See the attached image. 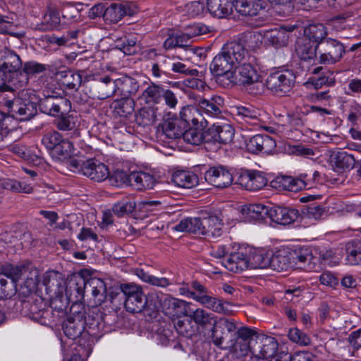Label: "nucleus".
<instances>
[{"label": "nucleus", "instance_id": "aec40b11", "mask_svg": "<svg viewBox=\"0 0 361 361\" xmlns=\"http://www.w3.org/2000/svg\"><path fill=\"white\" fill-rule=\"evenodd\" d=\"M259 76L256 69L250 63H244L235 68L232 79L233 85H246L259 79Z\"/></svg>", "mask_w": 361, "mask_h": 361}, {"label": "nucleus", "instance_id": "79ce46f5", "mask_svg": "<svg viewBox=\"0 0 361 361\" xmlns=\"http://www.w3.org/2000/svg\"><path fill=\"white\" fill-rule=\"evenodd\" d=\"M248 257V269H267L270 266V253L253 251Z\"/></svg>", "mask_w": 361, "mask_h": 361}, {"label": "nucleus", "instance_id": "ddd939ff", "mask_svg": "<svg viewBox=\"0 0 361 361\" xmlns=\"http://www.w3.org/2000/svg\"><path fill=\"white\" fill-rule=\"evenodd\" d=\"M278 349L276 340L271 336H257L256 343L251 346L250 351L254 355H259L265 360L274 358Z\"/></svg>", "mask_w": 361, "mask_h": 361}, {"label": "nucleus", "instance_id": "6e6d98bb", "mask_svg": "<svg viewBox=\"0 0 361 361\" xmlns=\"http://www.w3.org/2000/svg\"><path fill=\"white\" fill-rule=\"evenodd\" d=\"M10 150L13 154L34 164H39L41 163V157L38 155L31 154L30 151L23 145H13L11 146Z\"/></svg>", "mask_w": 361, "mask_h": 361}, {"label": "nucleus", "instance_id": "e433bc0d", "mask_svg": "<svg viewBox=\"0 0 361 361\" xmlns=\"http://www.w3.org/2000/svg\"><path fill=\"white\" fill-rule=\"evenodd\" d=\"M327 35V28L322 23L310 24L304 30V37L316 44L326 40Z\"/></svg>", "mask_w": 361, "mask_h": 361}, {"label": "nucleus", "instance_id": "9b49d317", "mask_svg": "<svg viewBox=\"0 0 361 361\" xmlns=\"http://www.w3.org/2000/svg\"><path fill=\"white\" fill-rule=\"evenodd\" d=\"M85 317L82 312H77L67 317L63 324L64 334L70 339L75 340L82 334L85 335Z\"/></svg>", "mask_w": 361, "mask_h": 361}, {"label": "nucleus", "instance_id": "f3484780", "mask_svg": "<svg viewBox=\"0 0 361 361\" xmlns=\"http://www.w3.org/2000/svg\"><path fill=\"white\" fill-rule=\"evenodd\" d=\"M22 66L20 56L15 52L10 51L5 56L4 61L0 65V70L6 75L8 82L11 84V80L13 78H20L22 72L19 71Z\"/></svg>", "mask_w": 361, "mask_h": 361}, {"label": "nucleus", "instance_id": "f704fd0d", "mask_svg": "<svg viewBox=\"0 0 361 361\" xmlns=\"http://www.w3.org/2000/svg\"><path fill=\"white\" fill-rule=\"evenodd\" d=\"M172 181L178 187L191 188L198 184V177L193 173L178 171L173 173Z\"/></svg>", "mask_w": 361, "mask_h": 361}, {"label": "nucleus", "instance_id": "4c0bfd02", "mask_svg": "<svg viewBox=\"0 0 361 361\" xmlns=\"http://www.w3.org/2000/svg\"><path fill=\"white\" fill-rule=\"evenodd\" d=\"M160 113L157 107L153 106L143 107L136 114V122L142 126H151L155 123Z\"/></svg>", "mask_w": 361, "mask_h": 361}, {"label": "nucleus", "instance_id": "a18cd8bd", "mask_svg": "<svg viewBox=\"0 0 361 361\" xmlns=\"http://www.w3.org/2000/svg\"><path fill=\"white\" fill-rule=\"evenodd\" d=\"M60 24L61 19L59 11L49 8L44 16L39 30L42 31L54 30L58 29Z\"/></svg>", "mask_w": 361, "mask_h": 361}, {"label": "nucleus", "instance_id": "58836bf2", "mask_svg": "<svg viewBox=\"0 0 361 361\" xmlns=\"http://www.w3.org/2000/svg\"><path fill=\"white\" fill-rule=\"evenodd\" d=\"M27 266L30 269L25 275H23V278L25 281L20 289V293L25 296L34 292L39 282V271L30 264Z\"/></svg>", "mask_w": 361, "mask_h": 361}, {"label": "nucleus", "instance_id": "864d4df0", "mask_svg": "<svg viewBox=\"0 0 361 361\" xmlns=\"http://www.w3.org/2000/svg\"><path fill=\"white\" fill-rule=\"evenodd\" d=\"M188 316L192 319L197 325L201 326H206L211 324L214 320V316L212 314L207 312L203 309H196L195 310H191L189 308Z\"/></svg>", "mask_w": 361, "mask_h": 361}, {"label": "nucleus", "instance_id": "f03ea898", "mask_svg": "<svg viewBox=\"0 0 361 361\" xmlns=\"http://www.w3.org/2000/svg\"><path fill=\"white\" fill-rule=\"evenodd\" d=\"M68 166L72 171L81 173L96 182H102L109 176V168L97 159L82 161L72 159L69 161Z\"/></svg>", "mask_w": 361, "mask_h": 361}, {"label": "nucleus", "instance_id": "4d7b16f0", "mask_svg": "<svg viewBox=\"0 0 361 361\" xmlns=\"http://www.w3.org/2000/svg\"><path fill=\"white\" fill-rule=\"evenodd\" d=\"M63 85L69 90H78L82 83V75L78 72L68 70L63 75Z\"/></svg>", "mask_w": 361, "mask_h": 361}, {"label": "nucleus", "instance_id": "393cba45", "mask_svg": "<svg viewBox=\"0 0 361 361\" xmlns=\"http://www.w3.org/2000/svg\"><path fill=\"white\" fill-rule=\"evenodd\" d=\"M331 162L336 171L341 172L353 169L356 161L354 156L347 152L338 151L331 153Z\"/></svg>", "mask_w": 361, "mask_h": 361}, {"label": "nucleus", "instance_id": "2eb2a0df", "mask_svg": "<svg viewBox=\"0 0 361 361\" xmlns=\"http://www.w3.org/2000/svg\"><path fill=\"white\" fill-rule=\"evenodd\" d=\"M86 293H90L93 305L98 306L106 300V286L104 281L99 278L93 277L87 281L85 284Z\"/></svg>", "mask_w": 361, "mask_h": 361}, {"label": "nucleus", "instance_id": "0e129e2a", "mask_svg": "<svg viewBox=\"0 0 361 361\" xmlns=\"http://www.w3.org/2000/svg\"><path fill=\"white\" fill-rule=\"evenodd\" d=\"M288 336L290 341L300 345L306 346L310 344L311 342L310 338L298 328L290 329Z\"/></svg>", "mask_w": 361, "mask_h": 361}, {"label": "nucleus", "instance_id": "e2e57ef3", "mask_svg": "<svg viewBox=\"0 0 361 361\" xmlns=\"http://www.w3.org/2000/svg\"><path fill=\"white\" fill-rule=\"evenodd\" d=\"M174 327L178 334L185 337L192 336L195 332L191 319H188L178 320L174 324Z\"/></svg>", "mask_w": 361, "mask_h": 361}, {"label": "nucleus", "instance_id": "72a5a7b5", "mask_svg": "<svg viewBox=\"0 0 361 361\" xmlns=\"http://www.w3.org/2000/svg\"><path fill=\"white\" fill-rule=\"evenodd\" d=\"M163 88L161 85L154 82L147 84V86L143 90L140 98L148 105L154 106L158 104L161 101Z\"/></svg>", "mask_w": 361, "mask_h": 361}, {"label": "nucleus", "instance_id": "69168bd1", "mask_svg": "<svg viewBox=\"0 0 361 361\" xmlns=\"http://www.w3.org/2000/svg\"><path fill=\"white\" fill-rule=\"evenodd\" d=\"M63 140L61 135L56 131H51L44 135L42 142L48 149H54Z\"/></svg>", "mask_w": 361, "mask_h": 361}, {"label": "nucleus", "instance_id": "a211bd4d", "mask_svg": "<svg viewBox=\"0 0 361 361\" xmlns=\"http://www.w3.org/2000/svg\"><path fill=\"white\" fill-rule=\"evenodd\" d=\"M276 142L268 135H256L247 142V149L252 153L264 152L269 154L276 147Z\"/></svg>", "mask_w": 361, "mask_h": 361}, {"label": "nucleus", "instance_id": "473e14b6", "mask_svg": "<svg viewBox=\"0 0 361 361\" xmlns=\"http://www.w3.org/2000/svg\"><path fill=\"white\" fill-rule=\"evenodd\" d=\"M235 10L242 16H255L264 8L261 0H236Z\"/></svg>", "mask_w": 361, "mask_h": 361}, {"label": "nucleus", "instance_id": "39448f33", "mask_svg": "<svg viewBox=\"0 0 361 361\" xmlns=\"http://www.w3.org/2000/svg\"><path fill=\"white\" fill-rule=\"evenodd\" d=\"M38 106L42 113L52 117L71 112L72 109L70 100L60 94L45 95L39 99Z\"/></svg>", "mask_w": 361, "mask_h": 361}, {"label": "nucleus", "instance_id": "13d9d810", "mask_svg": "<svg viewBox=\"0 0 361 361\" xmlns=\"http://www.w3.org/2000/svg\"><path fill=\"white\" fill-rule=\"evenodd\" d=\"M281 186L286 190L297 192L302 189L303 184L300 180V177L294 178L292 176H282L278 178Z\"/></svg>", "mask_w": 361, "mask_h": 361}, {"label": "nucleus", "instance_id": "c03bdc74", "mask_svg": "<svg viewBox=\"0 0 361 361\" xmlns=\"http://www.w3.org/2000/svg\"><path fill=\"white\" fill-rule=\"evenodd\" d=\"M255 334L256 331L248 327L244 326L238 329L237 338L234 340V342H236L237 346L240 345L241 355H245L250 350L252 345H250L247 342Z\"/></svg>", "mask_w": 361, "mask_h": 361}, {"label": "nucleus", "instance_id": "412c9836", "mask_svg": "<svg viewBox=\"0 0 361 361\" xmlns=\"http://www.w3.org/2000/svg\"><path fill=\"white\" fill-rule=\"evenodd\" d=\"M298 217L297 209L288 207H271L269 218L274 222L282 225H288L294 222Z\"/></svg>", "mask_w": 361, "mask_h": 361}, {"label": "nucleus", "instance_id": "f8f14e48", "mask_svg": "<svg viewBox=\"0 0 361 361\" xmlns=\"http://www.w3.org/2000/svg\"><path fill=\"white\" fill-rule=\"evenodd\" d=\"M48 66L46 64L39 63L35 61H29L23 65L22 73L20 74V78H13L11 85L16 88H20L28 84L30 77L37 74L42 73L47 70Z\"/></svg>", "mask_w": 361, "mask_h": 361}, {"label": "nucleus", "instance_id": "8fccbe9b", "mask_svg": "<svg viewBox=\"0 0 361 361\" xmlns=\"http://www.w3.org/2000/svg\"><path fill=\"white\" fill-rule=\"evenodd\" d=\"M29 267L27 265H6L3 269V275L5 277L11 279V281H13L15 284L16 282L23 278V275H25L29 271Z\"/></svg>", "mask_w": 361, "mask_h": 361}, {"label": "nucleus", "instance_id": "6ab92c4d", "mask_svg": "<svg viewBox=\"0 0 361 361\" xmlns=\"http://www.w3.org/2000/svg\"><path fill=\"white\" fill-rule=\"evenodd\" d=\"M224 105V99L219 95L212 96L209 99L200 98L198 100L201 112L210 118L219 117L221 114Z\"/></svg>", "mask_w": 361, "mask_h": 361}, {"label": "nucleus", "instance_id": "774afa93", "mask_svg": "<svg viewBox=\"0 0 361 361\" xmlns=\"http://www.w3.org/2000/svg\"><path fill=\"white\" fill-rule=\"evenodd\" d=\"M109 178L110 184L113 186L121 187L130 184V174L122 170H116Z\"/></svg>", "mask_w": 361, "mask_h": 361}, {"label": "nucleus", "instance_id": "a878e982", "mask_svg": "<svg viewBox=\"0 0 361 361\" xmlns=\"http://www.w3.org/2000/svg\"><path fill=\"white\" fill-rule=\"evenodd\" d=\"M269 207L262 204H250L243 206L241 213L244 221L251 222L269 217Z\"/></svg>", "mask_w": 361, "mask_h": 361}, {"label": "nucleus", "instance_id": "a19ab883", "mask_svg": "<svg viewBox=\"0 0 361 361\" xmlns=\"http://www.w3.org/2000/svg\"><path fill=\"white\" fill-rule=\"evenodd\" d=\"M345 261L349 265H361V241L353 240L345 245Z\"/></svg>", "mask_w": 361, "mask_h": 361}, {"label": "nucleus", "instance_id": "4468645a", "mask_svg": "<svg viewBox=\"0 0 361 361\" xmlns=\"http://www.w3.org/2000/svg\"><path fill=\"white\" fill-rule=\"evenodd\" d=\"M207 182L218 188L229 186L233 180L231 172L223 166L212 167L204 173Z\"/></svg>", "mask_w": 361, "mask_h": 361}, {"label": "nucleus", "instance_id": "49530a36", "mask_svg": "<svg viewBox=\"0 0 361 361\" xmlns=\"http://www.w3.org/2000/svg\"><path fill=\"white\" fill-rule=\"evenodd\" d=\"M115 112L121 117H127L132 114L135 109V102L129 97H123L114 103Z\"/></svg>", "mask_w": 361, "mask_h": 361}, {"label": "nucleus", "instance_id": "bf43d9fd", "mask_svg": "<svg viewBox=\"0 0 361 361\" xmlns=\"http://www.w3.org/2000/svg\"><path fill=\"white\" fill-rule=\"evenodd\" d=\"M16 293V284L13 281L8 282L4 275L0 274V298H10Z\"/></svg>", "mask_w": 361, "mask_h": 361}, {"label": "nucleus", "instance_id": "de8ad7c7", "mask_svg": "<svg viewBox=\"0 0 361 361\" xmlns=\"http://www.w3.org/2000/svg\"><path fill=\"white\" fill-rule=\"evenodd\" d=\"M147 305V298L143 291L137 295L125 300V307L126 310L132 313L142 312Z\"/></svg>", "mask_w": 361, "mask_h": 361}, {"label": "nucleus", "instance_id": "20e7f679", "mask_svg": "<svg viewBox=\"0 0 361 361\" xmlns=\"http://www.w3.org/2000/svg\"><path fill=\"white\" fill-rule=\"evenodd\" d=\"M234 64L221 51L212 60L210 71L216 78V82L221 87H232Z\"/></svg>", "mask_w": 361, "mask_h": 361}, {"label": "nucleus", "instance_id": "c85d7f7f", "mask_svg": "<svg viewBox=\"0 0 361 361\" xmlns=\"http://www.w3.org/2000/svg\"><path fill=\"white\" fill-rule=\"evenodd\" d=\"M155 183L154 176L149 173L133 171L130 173V185L138 190L152 189Z\"/></svg>", "mask_w": 361, "mask_h": 361}, {"label": "nucleus", "instance_id": "bb28decb", "mask_svg": "<svg viewBox=\"0 0 361 361\" xmlns=\"http://www.w3.org/2000/svg\"><path fill=\"white\" fill-rule=\"evenodd\" d=\"M209 131L216 142L224 145L231 143L235 134L234 128L228 123H214Z\"/></svg>", "mask_w": 361, "mask_h": 361}, {"label": "nucleus", "instance_id": "2f4dec72", "mask_svg": "<svg viewBox=\"0 0 361 361\" xmlns=\"http://www.w3.org/2000/svg\"><path fill=\"white\" fill-rule=\"evenodd\" d=\"M116 93L129 97L135 94L139 90L138 82L133 78L123 75L116 79Z\"/></svg>", "mask_w": 361, "mask_h": 361}, {"label": "nucleus", "instance_id": "1a4fd4ad", "mask_svg": "<svg viewBox=\"0 0 361 361\" xmlns=\"http://www.w3.org/2000/svg\"><path fill=\"white\" fill-rule=\"evenodd\" d=\"M116 93V79L109 75L97 76L89 87L90 97L94 99H105Z\"/></svg>", "mask_w": 361, "mask_h": 361}, {"label": "nucleus", "instance_id": "c756f323", "mask_svg": "<svg viewBox=\"0 0 361 361\" xmlns=\"http://www.w3.org/2000/svg\"><path fill=\"white\" fill-rule=\"evenodd\" d=\"M293 30V27H289L288 30L283 27H280L268 30L265 34V37L272 46L276 48L285 47L288 43L290 35Z\"/></svg>", "mask_w": 361, "mask_h": 361}, {"label": "nucleus", "instance_id": "09e8293b", "mask_svg": "<svg viewBox=\"0 0 361 361\" xmlns=\"http://www.w3.org/2000/svg\"><path fill=\"white\" fill-rule=\"evenodd\" d=\"M205 128L193 126L183 132L182 139L187 143L192 145H199L204 140L203 130Z\"/></svg>", "mask_w": 361, "mask_h": 361}, {"label": "nucleus", "instance_id": "ea45409f", "mask_svg": "<svg viewBox=\"0 0 361 361\" xmlns=\"http://www.w3.org/2000/svg\"><path fill=\"white\" fill-rule=\"evenodd\" d=\"M128 10L125 4H112L105 8L104 20L111 23H116L127 14Z\"/></svg>", "mask_w": 361, "mask_h": 361}, {"label": "nucleus", "instance_id": "cd10ccee", "mask_svg": "<svg viewBox=\"0 0 361 361\" xmlns=\"http://www.w3.org/2000/svg\"><path fill=\"white\" fill-rule=\"evenodd\" d=\"M295 51L302 60L308 61L313 59L317 54H319V47L310 39L302 37L297 40Z\"/></svg>", "mask_w": 361, "mask_h": 361}, {"label": "nucleus", "instance_id": "37998d69", "mask_svg": "<svg viewBox=\"0 0 361 361\" xmlns=\"http://www.w3.org/2000/svg\"><path fill=\"white\" fill-rule=\"evenodd\" d=\"M0 187L18 193L30 194L33 191L31 184L25 181H18L14 179L4 178L0 180Z\"/></svg>", "mask_w": 361, "mask_h": 361}, {"label": "nucleus", "instance_id": "4be33fe9", "mask_svg": "<svg viewBox=\"0 0 361 361\" xmlns=\"http://www.w3.org/2000/svg\"><path fill=\"white\" fill-rule=\"evenodd\" d=\"M222 264L230 271L240 273L248 269V257L243 251L238 250L223 259Z\"/></svg>", "mask_w": 361, "mask_h": 361}, {"label": "nucleus", "instance_id": "3c124183", "mask_svg": "<svg viewBox=\"0 0 361 361\" xmlns=\"http://www.w3.org/2000/svg\"><path fill=\"white\" fill-rule=\"evenodd\" d=\"M300 180L303 184L302 188H312L322 183V174L316 170H308L299 176Z\"/></svg>", "mask_w": 361, "mask_h": 361}, {"label": "nucleus", "instance_id": "c9c22d12", "mask_svg": "<svg viewBox=\"0 0 361 361\" xmlns=\"http://www.w3.org/2000/svg\"><path fill=\"white\" fill-rule=\"evenodd\" d=\"M202 217L187 218L181 220L174 226V229L180 232H188L197 235H202Z\"/></svg>", "mask_w": 361, "mask_h": 361}, {"label": "nucleus", "instance_id": "5701e85b", "mask_svg": "<svg viewBox=\"0 0 361 361\" xmlns=\"http://www.w3.org/2000/svg\"><path fill=\"white\" fill-rule=\"evenodd\" d=\"M270 266L269 268L278 271H287L288 269L294 267L295 264L292 259V252L286 250H279L274 254L270 253Z\"/></svg>", "mask_w": 361, "mask_h": 361}, {"label": "nucleus", "instance_id": "9d476101", "mask_svg": "<svg viewBox=\"0 0 361 361\" xmlns=\"http://www.w3.org/2000/svg\"><path fill=\"white\" fill-rule=\"evenodd\" d=\"M159 303L163 312L171 319L188 316L190 302L173 298L169 295H161Z\"/></svg>", "mask_w": 361, "mask_h": 361}, {"label": "nucleus", "instance_id": "7ed1b4c3", "mask_svg": "<svg viewBox=\"0 0 361 361\" xmlns=\"http://www.w3.org/2000/svg\"><path fill=\"white\" fill-rule=\"evenodd\" d=\"M237 329L235 322L226 317L214 321L212 329V342L221 349L233 348L237 350V343L234 339H228V334L234 332Z\"/></svg>", "mask_w": 361, "mask_h": 361}, {"label": "nucleus", "instance_id": "5fc2aeb1", "mask_svg": "<svg viewBox=\"0 0 361 361\" xmlns=\"http://www.w3.org/2000/svg\"><path fill=\"white\" fill-rule=\"evenodd\" d=\"M57 119L55 121V125L58 130L62 131H68L75 128L77 118L70 112L66 114H60L56 116Z\"/></svg>", "mask_w": 361, "mask_h": 361}, {"label": "nucleus", "instance_id": "680f3d73", "mask_svg": "<svg viewBox=\"0 0 361 361\" xmlns=\"http://www.w3.org/2000/svg\"><path fill=\"white\" fill-rule=\"evenodd\" d=\"M16 116H5L0 114V128L4 133L8 134L17 130L18 121Z\"/></svg>", "mask_w": 361, "mask_h": 361}, {"label": "nucleus", "instance_id": "b1692460", "mask_svg": "<svg viewBox=\"0 0 361 361\" xmlns=\"http://www.w3.org/2000/svg\"><path fill=\"white\" fill-rule=\"evenodd\" d=\"M222 220L216 215L209 214L202 216V235L207 237L218 238L223 234Z\"/></svg>", "mask_w": 361, "mask_h": 361}, {"label": "nucleus", "instance_id": "7c9ffc66", "mask_svg": "<svg viewBox=\"0 0 361 361\" xmlns=\"http://www.w3.org/2000/svg\"><path fill=\"white\" fill-rule=\"evenodd\" d=\"M221 51L234 66L243 61L247 53L244 46L240 42L235 41L225 44Z\"/></svg>", "mask_w": 361, "mask_h": 361}, {"label": "nucleus", "instance_id": "0eeeda50", "mask_svg": "<svg viewBox=\"0 0 361 361\" xmlns=\"http://www.w3.org/2000/svg\"><path fill=\"white\" fill-rule=\"evenodd\" d=\"M295 79V77L291 71H276L268 76L266 85L275 94H286L293 87Z\"/></svg>", "mask_w": 361, "mask_h": 361}, {"label": "nucleus", "instance_id": "f257e3e1", "mask_svg": "<svg viewBox=\"0 0 361 361\" xmlns=\"http://www.w3.org/2000/svg\"><path fill=\"white\" fill-rule=\"evenodd\" d=\"M38 102L39 97L35 90L23 89L18 92L17 97L6 101V105L17 119L28 121L37 114Z\"/></svg>", "mask_w": 361, "mask_h": 361}, {"label": "nucleus", "instance_id": "6e6552de", "mask_svg": "<svg viewBox=\"0 0 361 361\" xmlns=\"http://www.w3.org/2000/svg\"><path fill=\"white\" fill-rule=\"evenodd\" d=\"M233 114L235 120L247 129H257L262 126L261 113L252 106H235Z\"/></svg>", "mask_w": 361, "mask_h": 361}, {"label": "nucleus", "instance_id": "338daca9", "mask_svg": "<svg viewBox=\"0 0 361 361\" xmlns=\"http://www.w3.org/2000/svg\"><path fill=\"white\" fill-rule=\"evenodd\" d=\"M60 279L61 275L58 272L54 271H48L43 275L42 283L47 290H53L59 287Z\"/></svg>", "mask_w": 361, "mask_h": 361}, {"label": "nucleus", "instance_id": "dca6fc26", "mask_svg": "<svg viewBox=\"0 0 361 361\" xmlns=\"http://www.w3.org/2000/svg\"><path fill=\"white\" fill-rule=\"evenodd\" d=\"M180 119L188 126L206 128L208 121L197 106L188 105L181 109L179 113Z\"/></svg>", "mask_w": 361, "mask_h": 361}, {"label": "nucleus", "instance_id": "423d86ee", "mask_svg": "<svg viewBox=\"0 0 361 361\" xmlns=\"http://www.w3.org/2000/svg\"><path fill=\"white\" fill-rule=\"evenodd\" d=\"M318 47L321 63L334 64L339 61L345 53L343 44L331 37L319 43Z\"/></svg>", "mask_w": 361, "mask_h": 361}, {"label": "nucleus", "instance_id": "052dcab7", "mask_svg": "<svg viewBox=\"0 0 361 361\" xmlns=\"http://www.w3.org/2000/svg\"><path fill=\"white\" fill-rule=\"evenodd\" d=\"M163 133L164 135L172 140L182 139L183 131L177 125L176 122L168 121L166 122L163 126Z\"/></svg>", "mask_w": 361, "mask_h": 361}, {"label": "nucleus", "instance_id": "603ef678", "mask_svg": "<svg viewBox=\"0 0 361 361\" xmlns=\"http://www.w3.org/2000/svg\"><path fill=\"white\" fill-rule=\"evenodd\" d=\"M30 317L42 325L48 326L51 322L53 312L50 309L37 310L36 305H32L30 307Z\"/></svg>", "mask_w": 361, "mask_h": 361}]
</instances>
